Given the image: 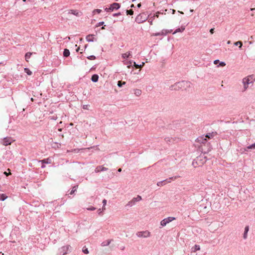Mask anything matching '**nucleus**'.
Masks as SVG:
<instances>
[{
	"label": "nucleus",
	"instance_id": "obj_35",
	"mask_svg": "<svg viewBox=\"0 0 255 255\" xmlns=\"http://www.w3.org/2000/svg\"><path fill=\"white\" fill-rule=\"evenodd\" d=\"M127 14L132 15L133 13V11L131 9L127 10Z\"/></svg>",
	"mask_w": 255,
	"mask_h": 255
},
{
	"label": "nucleus",
	"instance_id": "obj_14",
	"mask_svg": "<svg viewBox=\"0 0 255 255\" xmlns=\"http://www.w3.org/2000/svg\"><path fill=\"white\" fill-rule=\"evenodd\" d=\"M217 135V133L216 132H212L207 133L205 137L207 138L210 139L211 138H213L215 136Z\"/></svg>",
	"mask_w": 255,
	"mask_h": 255
},
{
	"label": "nucleus",
	"instance_id": "obj_26",
	"mask_svg": "<svg viewBox=\"0 0 255 255\" xmlns=\"http://www.w3.org/2000/svg\"><path fill=\"white\" fill-rule=\"evenodd\" d=\"M134 94L136 96H139L141 94V91L139 89H135L134 90Z\"/></svg>",
	"mask_w": 255,
	"mask_h": 255
},
{
	"label": "nucleus",
	"instance_id": "obj_15",
	"mask_svg": "<svg viewBox=\"0 0 255 255\" xmlns=\"http://www.w3.org/2000/svg\"><path fill=\"white\" fill-rule=\"evenodd\" d=\"M112 240H108L101 243V246L105 247L110 245Z\"/></svg>",
	"mask_w": 255,
	"mask_h": 255
},
{
	"label": "nucleus",
	"instance_id": "obj_36",
	"mask_svg": "<svg viewBox=\"0 0 255 255\" xmlns=\"http://www.w3.org/2000/svg\"><path fill=\"white\" fill-rule=\"evenodd\" d=\"M103 208L102 209L104 210H105V205H106L107 204V200L106 199H104L103 200Z\"/></svg>",
	"mask_w": 255,
	"mask_h": 255
},
{
	"label": "nucleus",
	"instance_id": "obj_1",
	"mask_svg": "<svg viewBox=\"0 0 255 255\" xmlns=\"http://www.w3.org/2000/svg\"><path fill=\"white\" fill-rule=\"evenodd\" d=\"M191 85V83L188 81H183L181 82H177L174 84L171 85L170 87L171 90H178L181 88H185L186 87H190Z\"/></svg>",
	"mask_w": 255,
	"mask_h": 255
},
{
	"label": "nucleus",
	"instance_id": "obj_63",
	"mask_svg": "<svg viewBox=\"0 0 255 255\" xmlns=\"http://www.w3.org/2000/svg\"><path fill=\"white\" fill-rule=\"evenodd\" d=\"M131 7H134V5H133V4H132V5H131Z\"/></svg>",
	"mask_w": 255,
	"mask_h": 255
},
{
	"label": "nucleus",
	"instance_id": "obj_13",
	"mask_svg": "<svg viewBox=\"0 0 255 255\" xmlns=\"http://www.w3.org/2000/svg\"><path fill=\"white\" fill-rule=\"evenodd\" d=\"M108 168L102 166H98L95 169L96 172H99L100 171H107Z\"/></svg>",
	"mask_w": 255,
	"mask_h": 255
},
{
	"label": "nucleus",
	"instance_id": "obj_55",
	"mask_svg": "<svg viewBox=\"0 0 255 255\" xmlns=\"http://www.w3.org/2000/svg\"><path fill=\"white\" fill-rule=\"evenodd\" d=\"M51 119H52V120H56V118H55L54 117H52V118H51Z\"/></svg>",
	"mask_w": 255,
	"mask_h": 255
},
{
	"label": "nucleus",
	"instance_id": "obj_21",
	"mask_svg": "<svg viewBox=\"0 0 255 255\" xmlns=\"http://www.w3.org/2000/svg\"><path fill=\"white\" fill-rule=\"evenodd\" d=\"M133 66L135 67L136 68H139L142 67L144 65V62H142L141 64H137L135 62H133Z\"/></svg>",
	"mask_w": 255,
	"mask_h": 255
},
{
	"label": "nucleus",
	"instance_id": "obj_34",
	"mask_svg": "<svg viewBox=\"0 0 255 255\" xmlns=\"http://www.w3.org/2000/svg\"><path fill=\"white\" fill-rule=\"evenodd\" d=\"M200 250V248L199 245H195L194 252H195L196 251H199Z\"/></svg>",
	"mask_w": 255,
	"mask_h": 255
},
{
	"label": "nucleus",
	"instance_id": "obj_58",
	"mask_svg": "<svg viewBox=\"0 0 255 255\" xmlns=\"http://www.w3.org/2000/svg\"><path fill=\"white\" fill-rule=\"evenodd\" d=\"M172 11V13L174 14L175 12V10L173 9Z\"/></svg>",
	"mask_w": 255,
	"mask_h": 255
},
{
	"label": "nucleus",
	"instance_id": "obj_53",
	"mask_svg": "<svg viewBox=\"0 0 255 255\" xmlns=\"http://www.w3.org/2000/svg\"><path fill=\"white\" fill-rule=\"evenodd\" d=\"M4 174L6 175V176H8L9 175V173H7L6 172H4Z\"/></svg>",
	"mask_w": 255,
	"mask_h": 255
},
{
	"label": "nucleus",
	"instance_id": "obj_32",
	"mask_svg": "<svg viewBox=\"0 0 255 255\" xmlns=\"http://www.w3.org/2000/svg\"><path fill=\"white\" fill-rule=\"evenodd\" d=\"M133 62L132 61H127L125 63V64L127 65V67L128 68H130V66H131V64L133 63Z\"/></svg>",
	"mask_w": 255,
	"mask_h": 255
},
{
	"label": "nucleus",
	"instance_id": "obj_18",
	"mask_svg": "<svg viewBox=\"0 0 255 255\" xmlns=\"http://www.w3.org/2000/svg\"><path fill=\"white\" fill-rule=\"evenodd\" d=\"M39 162H41L42 163H46V164H49V163H51V160L49 158H46V159H43V160H39Z\"/></svg>",
	"mask_w": 255,
	"mask_h": 255
},
{
	"label": "nucleus",
	"instance_id": "obj_51",
	"mask_svg": "<svg viewBox=\"0 0 255 255\" xmlns=\"http://www.w3.org/2000/svg\"><path fill=\"white\" fill-rule=\"evenodd\" d=\"M98 214H101V213H102V211L101 210V209H99L98 210Z\"/></svg>",
	"mask_w": 255,
	"mask_h": 255
},
{
	"label": "nucleus",
	"instance_id": "obj_57",
	"mask_svg": "<svg viewBox=\"0 0 255 255\" xmlns=\"http://www.w3.org/2000/svg\"><path fill=\"white\" fill-rule=\"evenodd\" d=\"M80 48L78 47V48L76 49V52H78Z\"/></svg>",
	"mask_w": 255,
	"mask_h": 255
},
{
	"label": "nucleus",
	"instance_id": "obj_3",
	"mask_svg": "<svg viewBox=\"0 0 255 255\" xmlns=\"http://www.w3.org/2000/svg\"><path fill=\"white\" fill-rule=\"evenodd\" d=\"M148 16L149 15H147L144 12L140 13L136 16L135 21L138 23L144 22L148 19Z\"/></svg>",
	"mask_w": 255,
	"mask_h": 255
},
{
	"label": "nucleus",
	"instance_id": "obj_25",
	"mask_svg": "<svg viewBox=\"0 0 255 255\" xmlns=\"http://www.w3.org/2000/svg\"><path fill=\"white\" fill-rule=\"evenodd\" d=\"M255 149V143H254V144H252V145H249L248 146H247L245 149V151H248V149Z\"/></svg>",
	"mask_w": 255,
	"mask_h": 255
},
{
	"label": "nucleus",
	"instance_id": "obj_60",
	"mask_svg": "<svg viewBox=\"0 0 255 255\" xmlns=\"http://www.w3.org/2000/svg\"><path fill=\"white\" fill-rule=\"evenodd\" d=\"M193 11H194V10H193V9H190V12H193Z\"/></svg>",
	"mask_w": 255,
	"mask_h": 255
},
{
	"label": "nucleus",
	"instance_id": "obj_10",
	"mask_svg": "<svg viewBox=\"0 0 255 255\" xmlns=\"http://www.w3.org/2000/svg\"><path fill=\"white\" fill-rule=\"evenodd\" d=\"M172 30H168L166 29H163L161 32L154 33V36H160V35H165L168 33H171Z\"/></svg>",
	"mask_w": 255,
	"mask_h": 255
},
{
	"label": "nucleus",
	"instance_id": "obj_2",
	"mask_svg": "<svg viewBox=\"0 0 255 255\" xmlns=\"http://www.w3.org/2000/svg\"><path fill=\"white\" fill-rule=\"evenodd\" d=\"M242 83L243 84V88L242 92H245L249 87V85L253 83L251 76H248L243 78L242 80Z\"/></svg>",
	"mask_w": 255,
	"mask_h": 255
},
{
	"label": "nucleus",
	"instance_id": "obj_48",
	"mask_svg": "<svg viewBox=\"0 0 255 255\" xmlns=\"http://www.w3.org/2000/svg\"><path fill=\"white\" fill-rule=\"evenodd\" d=\"M121 14V13L120 12H119V13H115L113 14V16H117L118 15H119Z\"/></svg>",
	"mask_w": 255,
	"mask_h": 255
},
{
	"label": "nucleus",
	"instance_id": "obj_61",
	"mask_svg": "<svg viewBox=\"0 0 255 255\" xmlns=\"http://www.w3.org/2000/svg\"><path fill=\"white\" fill-rule=\"evenodd\" d=\"M230 43H231V41H228L227 42V43H228V44H230Z\"/></svg>",
	"mask_w": 255,
	"mask_h": 255
},
{
	"label": "nucleus",
	"instance_id": "obj_59",
	"mask_svg": "<svg viewBox=\"0 0 255 255\" xmlns=\"http://www.w3.org/2000/svg\"><path fill=\"white\" fill-rule=\"evenodd\" d=\"M179 12H180L181 14H183V12L182 11H178Z\"/></svg>",
	"mask_w": 255,
	"mask_h": 255
},
{
	"label": "nucleus",
	"instance_id": "obj_31",
	"mask_svg": "<svg viewBox=\"0 0 255 255\" xmlns=\"http://www.w3.org/2000/svg\"><path fill=\"white\" fill-rule=\"evenodd\" d=\"M126 84V83L125 82H122L121 81H119L118 82V86L119 87H122L123 86V85H124Z\"/></svg>",
	"mask_w": 255,
	"mask_h": 255
},
{
	"label": "nucleus",
	"instance_id": "obj_41",
	"mask_svg": "<svg viewBox=\"0 0 255 255\" xmlns=\"http://www.w3.org/2000/svg\"><path fill=\"white\" fill-rule=\"evenodd\" d=\"M96 209V208L95 207H90V208H87V210H91V211H94Z\"/></svg>",
	"mask_w": 255,
	"mask_h": 255
},
{
	"label": "nucleus",
	"instance_id": "obj_20",
	"mask_svg": "<svg viewBox=\"0 0 255 255\" xmlns=\"http://www.w3.org/2000/svg\"><path fill=\"white\" fill-rule=\"evenodd\" d=\"M93 35L89 34L86 36V40L88 42H93L94 41L93 38Z\"/></svg>",
	"mask_w": 255,
	"mask_h": 255
},
{
	"label": "nucleus",
	"instance_id": "obj_33",
	"mask_svg": "<svg viewBox=\"0 0 255 255\" xmlns=\"http://www.w3.org/2000/svg\"><path fill=\"white\" fill-rule=\"evenodd\" d=\"M82 252L85 254H88L89 253L88 249L85 247L83 248Z\"/></svg>",
	"mask_w": 255,
	"mask_h": 255
},
{
	"label": "nucleus",
	"instance_id": "obj_12",
	"mask_svg": "<svg viewBox=\"0 0 255 255\" xmlns=\"http://www.w3.org/2000/svg\"><path fill=\"white\" fill-rule=\"evenodd\" d=\"M120 7V4L118 3H113L110 6V9L112 11L114 9H118Z\"/></svg>",
	"mask_w": 255,
	"mask_h": 255
},
{
	"label": "nucleus",
	"instance_id": "obj_11",
	"mask_svg": "<svg viewBox=\"0 0 255 255\" xmlns=\"http://www.w3.org/2000/svg\"><path fill=\"white\" fill-rule=\"evenodd\" d=\"M196 142H199L200 143H205L207 142V138L205 137V136L203 135L198 137L196 140Z\"/></svg>",
	"mask_w": 255,
	"mask_h": 255
},
{
	"label": "nucleus",
	"instance_id": "obj_49",
	"mask_svg": "<svg viewBox=\"0 0 255 255\" xmlns=\"http://www.w3.org/2000/svg\"><path fill=\"white\" fill-rule=\"evenodd\" d=\"M219 62V60H216L214 61V63L215 64H217V63H218V62Z\"/></svg>",
	"mask_w": 255,
	"mask_h": 255
},
{
	"label": "nucleus",
	"instance_id": "obj_64",
	"mask_svg": "<svg viewBox=\"0 0 255 255\" xmlns=\"http://www.w3.org/2000/svg\"><path fill=\"white\" fill-rule=\"evenodd\" d=\"M102 29H105V27H104V26H103V27H102Z\"/></svg>",
	"mask_w": 255,
	"mask_h": 255
},
{
	"label": "nucleus",
	"instance_id": "obj_54",
	"mask_svg": "<svg viewBox=\"0 0 255 255\" xmlns=\"http://www.w3.org/2000/svg\"><path fill=\"white\" fill-rule=\"evenodd\" d=\"M140 6H141V3H138V4H137V7H140Z\"/></svg>",
	"mask_w": 255,
	"mask_h": 255
},
{
	"label": "nucleus",
	"instance_id": "obj_52",
	"mask_svg": "<svg viewBox=\"0 0 255 255\" xmlns=\"http://www.w3.org/2000/svg\"><path fill=\"white\" fill-rule=\"evenodd\" d=\"M45 167V165L44 164V163H42V165H41V168H44Z\"/></svg>",
	"mask_w": 255,
	"mask_h": 255
},
{
	"label": "nucleus",
	"instance_id": "obj_39",
	"mask_svg": "<svg viewBox=\"0 0 255 255\" xmlns=\"http://www.w3.org/2000/svg\"><path fill=\"white\" fill-rule=\"evenodd\" d=\"M154 18L153 16H151V17H150V18H149L148 22L150 23V24L151 25H152V21H153V20Z\"/></svg>",
	"mask_w": 255,
	"mask_h": 255
},
{
	"label": "nucleus",
	"instance_id": "obj_47",
	"mask_svg": "<svg viewBox=\"0 0 255 255\" xmlns=\"http://www.w3.org/2000/svg\"><path fill=\"white\" fill-rule=\"evenodd\" d=\"M105 10L107 12H109V11H112L110 9V7L108 8V7H106L105 8Z\"/></svg>",
	"mask_w": 255,
	"mask_h": 255
},
{
	"label": "nucleus",
	"instance_id": "obj_44",
	"mask_svg": "<svg viewBox=\"0 0 255 255\" xmlns=\"http://www.w3.org/2000/svg\"><path fill=\"white\" fill-rule=\"evenodd\" d=\"M104 22H99V23H98V24H97V26H101V25H103V24H104Z\"/></svg>",
	"mask_w": 255,
	"mask_h": 255
},
{
	"label": "nucleus",
	"instance_id": "obj_40",
	"mask_svg": "<svg viewBox=\"0 0 255 255\" xmlns=\"http://www.w3.org/2000/svg\"><path fill=\"white\" fill-rule=\"evenodd\" d=\"M177 32H182L180 28L176 29L175 30V31L173 33V34H175L176 33H177Z\"/></svg>",
	"mask_w": 255,
	"mask_h": 255
},
{
	"label": "nucleus",
	"instance_id": "obj_46",
	"mask_svg": "<svg viewBox=\"0 0 255 255\" xmlns=\"http://www.w3.org/2000/svg\"><path fill=\"white\" fill-rule=\"evenodd\" d=\"M180 28V30L181 32H183L185 30V27L184 26H181Z\"/></svg>",
	"mask_w": 255,
	"mask_h": 255
},
{
	"label": "nucleus",
	"instance_id": "obj_19",
	"mask_svg": "<svg viewBox=\"0 0 255 255\" xmlns=\"http://www.w3.org/2000/svg\"><path fill=\"white\" fill-rule=\"evenodd\" d=\"M131 56V52L129 51L128 52H127L126 53H124L122 54V57L123 58H128Z\"/></svg>",
	"mask_w": 255,
	"mask_h": 255
},
{
	"label": "nucleus",
	"instance_id": "obj_37",
	"mask_svg": "<svg viewBox=\"0 0 255 255\" xmlns=\"http://www.w3.org/2000/svg\"><path fill=\"white\" fill-rule=\"evenodd\" d=\"M87 58L89 60H94L96 59V57L94 55H91L87 57Z\"/></svg>",
	"mask_w": 255,
	"mask_h": 255
},
{
	"label": "nucleus",
	"instance_id": "obj_24",
	"mask_svg": "<svg viewBox=\"0 0 255 255\" xmlns=\"http://www.w3.org/2000/svg\"><path fill=\"white\" fill-rule=\"evenodd\" d=\"M69 13H71L72 14L77 16H80L79 12L76 10H70Z\"/></svg>",
	"mask_w": 255,
	"mask_h": 255
},
{
	"label": "nucleus",
	"instance_id": "obj_17",
	"mask_svg": "<svg viewBox=\"0 0 255 255\" xmlns=\"http://www.w3.org/2000/svg\"><path fill=\"white\" fill-rule=\"evenodd\" d=\"M98 79H99V76H98V75H97V74H94V75H93L92 76L91 80H92L93 82H98Z\"/></svg>",
	"mask_w": 255,
	"mask_h": 255
},
{
	"label": "nucleus",
	"instance_id": "obj_30",
	"mask_svg": "<svg viewBox=\"0 0 255 255\" xmlns=\"http://www.w3.org/2000/svg\"><path fill=\"white\" fill-rule=\"evenodd\" d=\"M24 72L26 73L28 75H31L32 74V72L27 68H24Z\"/></svg>",
	"mask_w": 255,
	"mask_h": 255
},
{
	"label": "nucleus",
	"instance_id": "obj_50",
	"mask_svg": "<svg viewBox=\"0 0 255 255\" xmlns=\"http://www.w3.org/2000/svg\"><path fill=\"white\" fill-rule=\"evenodd\" d=\"M158 14L159 12L157 13L155 15H153V17L154 18V17H158Z\"/></svg>",
	"mask_w": 255,
	"mask_h": 255
},
{
	"label": "nucleus",
	"instance_id": "obj_45",
	"mask_svg": "<svg viewBox=\"0 0 255 255\" xmlns=\"http://www.w3.org/2000/svg\"><path fill=\"white\" fill-rule=\"evenodd\" d=\"M210 32L211 33V34H213L214 32V28H211L210 30Z\"/></svg>",
	"mask_w": 255,
	"mask_h": 255
},
{
	"label": "nucleus",
	"instance_id": "obj_16",
	"mask_svg": "<svg viewBox=\"0 0 255 255\" xmlns=\"http://www.w3.org/2000/svg\"><path fill=\"white\" fill-rule=\"evenodd\" d=\"M249 230V226H246L245 228V231L244 233L243 238L244 239H246L247 238V234Z\"/></svg>",
	"mask_w": 255,
	"mask_h": 255
},
{
	"label": "nucleus",
	"instance_id": "obj_5",
	"mask_svg": "<svg viewBox=\"0 0 255 255\" xmlns=\"http://www.w3.org/2000/svg\"><path fill=\"white\" fill-rule=\"evenodd\" d=\"M175 220V218L172 217H169L165 218L160 222V225L162 227L165 226L167 224Z\"/></svg>",
	"mask_w": 255,
	"mask_h": 255
},
{
	"label": "nucleus",
	"instance_id": "obj_42",
	"mask_svg": "<svg viewBox=\"0 0 255 255\" xmlns=\"http://www.w3.org/2000/svg\"><path fill=\"white\" fill-rule=\"evenodd\" d=\"M220 65L221 66H225L226 65V63L224 62H221L220 63Z\"/></svg>",
	"mask_w": 255,
	"mask_h": 255
},
{
	"label": "nucleus",
	"instance_id": "obj_62",
	"mask_svg": "<svg viewBox=\"0 0 255 255\" xmlns=\"http://www.w3.org/2000/svg\"><path fill=\"white\" fill-rule=\"evenodd\" d=\"M86 48H87V45H86L85 46V48L86 49Z\"/></svg>",
	"mask_w": 255,
	"mask_h": 255
},
{
	"label": "nucleus",
	"instance_id": "obj_9",
	"mask_svg": "<svg viewBox=\"0 0 255 255\" xmlns=\"http://www.w3.org/2000/svg\"><path fill=\"white\" fill-rule=\"evenodd\" d=\"M13 140L11 137H5L1 142V143L4 145H10L12 142Z\"/></svg>",
	"mask_w": 255,
	"mask_h": 255
},
{
	"label": "nucleus",
	"instance_id": "obj_28",
	"mask_svg": "<svg viewBox=\"0 0 255 255\" xmlns=\"http://www.w3.org/2000/svg\"><path fill=\"white\" fill-rule=\"evenodd\" d=\"M7 198V196L4 194H0V200L1 201H4V200H5Z\"/></svg>",
	"mask_w": 255,
	"mask_h": 255
},
{
	"label": "nucleus",
	"instance_id": "obj_27",
	"mask_svg": "<svg viewBox=\"0 0 255 255\" xmlns=\"http://www.w3.org/2000/svg\"><path fill=\"white\" fill-rule=\"evenodd\" d=\"M234 45H236V46H238V45H239V48L240 49H241L242 48V46L243 45V44H242V42L240 41H238L237 42H236L235 43H234Z\"/></svg>",
	"mask_w": 255,
	"mask_h": 255
},
{
	"label": "nucleus",
	"instance_id": "obj_56",
	"mask_svg": "<svg viewBox=\"0 0 255 255\" xmlns=\"http://www.w3.org/2000/svg\"><path fill=\"white\" fill-rule=\"evenodd\" d=\"M121 171H122V169L121 168H119L118 169V172H121Z\"/></svg>",
	"mask_w": 255,
	"mask_h": 255
},
{
	"label": "nucleus",
	"instance_id": "obj_29",
	"mask_svg": "<svg viewBox=\"0 0 255 255\" xmlns=\"http://www.w3.org/2000/svg\"><path fill=\"white\" fill-rule=\"evenodd\" d=\"M78 188V185H76V186H74L73 188H72V190H71V192H70V194H73L75 193V191H76L77 189Z\"/></svg>",
	"mask_w": 255,
	"mask_h": 255
},
{
	"label": "nucleus",
	"instance_id": "obj_7",
	"mask_svg": "<svg viewBox=\"0 0 255 255\" xmlns=\"http://www.w3.org/2000/svg\"><path fill=\"white\" fill-rule=\"evenodd\" d=\"M71 247L69 245L63 246L59 249L60 255H65L70 251Z\"/></svg>",
	"mask_w": 255,
	"mask_h": 255
},
{
	"label": "nucleus",
	"instance_id": "obj_8",
	"mask_svg": "<svg viewBox=\"0 0 255 255\" xmlns=\"http://www.w3.org/2000/svg\"><path fill=\"white\" fill-rule=\"evenodd\" d=\"M178 177V176H175V177H170L169 179H167L166 180L158 182L157 183V185L158 186H162L165 184V182L170 183L171 182V180L173 179H176Z\"/></svg>",
	"mask_w": 255,
	"mask_h": 255
},
{
	"label": "nucleus",
	"instance_id": "obj_43",
	"mask_svg": "<svg viewBox=\"0 0 255 255\" xmlns=\"http://www.w3.org/2000/svg\"><path fill=\"white\" fill-rule=\"evenodd\" d=\"M88 107V105H85L83 106V108L85 110H87Z\"/></svg>",
	"mask_w": 255,
	"mask_h": 255
},
{
	"label": "nucleus",
	"instance_id": "obj_38",
	"mask_svg": "<svg viewBox=\"0 0 255 255\" xmlns=\"http://www.w3.org/2000/svg\"><path fill=\"white\" fill-rule=\"evenodd\" d=\"M101 12V10L100 9H96L93 10V13L95 14L96 12L100 13Z\"/></svg>",
	"mask_w": 255,
	"mask_h": 255
},
{
	"label": "nucleus",
	"instance_id": "obj_23",
	"mask_svg": "<svg viewBox=\"0 0 255 255\" xmlns=\"http://www.w3.org/2000/svg\"><path fill=\"white\" fill-rule=\"evenodd\" d=\"M32 53L31 52H27L25 54V58L26 61H28V59L30 58Z\"/></svg>",
	"mask_w": 255,
	"mask_h": 255
},
{
	"label": "nucleus",
	"instance_id": "obj_4",
	"mask_svg": "<svg viewBox=\"0 0 255 255\" xmlns=\"http://www.w3.org/2000/svg\"><path fill=\"white\" fill-rule=\"evenodd\" d=\"M141 197L139 195H137V197L133 198L131 200L129 201L127 204V206L131 207L135 204L137 202H138L141 200Z\"/></svg>",
	"mask_w": 255,
	"mask_h": 255
},
{
	"label": "nucleus",
	"instance_id": "obj_22",
	"mask_svg": "<svg viewBox=\"0 0 255 255\" xmlns=\"http://www.w3.org/2000/svg\"><path fill=\"white\" fill-rule=\"evenodd\" d=\"M70 51L68 49H65L63 52V56L64 57H68L70 55Z\"/></svg>",
	"mask_w": 255,
	"mask_h": 255
},
{
	"label": "nucleus",
	"instance_id": "obj_6",
	"mask_svg": "<svg viewBox=\"0 0 255 255\" xmlns=\"http://www.w3.org/2000/svg\"><path fill=\"white\" fill-rule=\"evenodd\" d=\"M136 235L139 238H147L150 237V233L148 231H141V232H138L136 233Z\"/></svg>",
	"mask_w": 255,
	"mask_h": 255
}]
</instances>
